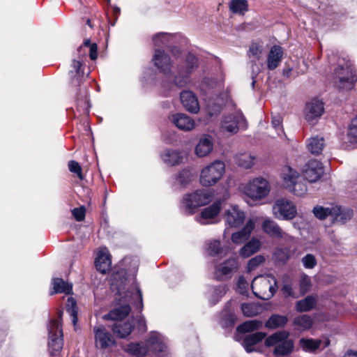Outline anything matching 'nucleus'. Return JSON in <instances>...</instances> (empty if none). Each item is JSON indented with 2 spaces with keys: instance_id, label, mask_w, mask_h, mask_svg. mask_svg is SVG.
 Listing matches in <instances>:
<instances>
[{
  "instance_id": "59",
  "label": "nucleus",
  "mask_w": 357,
  "mask_h": 357,
  "mask_svg": "<svg viewBox=\"0 0 357 357\" xmlns=\"http://www.w3.org/2000/svg\"><path fill=\"white\" fill-rule=\"evenodd\" d=\"M221 251V243L220 241H213L208 244L207 252L210 256H216Z\"/></svg>"
},
{
  "instance_id": "46",
  "label": "nucleus",
  "mask_w": 357,
  "mask_h": 357,
  "mask_svg": "<svg viewBox=\"0 0 357 357\" xmlns=\"http://www.w3.org/2000/svg\"><path fill=\"white\" fill-rule=\"evenodd\" d=\"M66 312L71 317L72 323L73 326H76L77 322L78 321L77 318V302L75 299L73 297H69L67 299L66 304Z\"/></svg>"
},
{
  "instance_id": "52",
  "label": "nucleus",
  "mask_w": 357,
  "mask_h": 357,
  "mask_svg": "<svg viewBox=\"0 0 357 357\" xmlns=\"http://www.w3.org/2000/svg\"><path fill=\"white\" fill-rule=\"evenodd\" d=\"M311 287L310 278L305 273H302L299 281V295L304 296Z\"/></svg>"
},
{
  "instance_id": "14",
  "label": "nucleus",
  "mask_w": 357,
  "mask_h": 357,
  "mask_svg": "<svg viewBox=\"0 0 357 357\" xmlns=\"http://www.w3.org/2000/svg\"><path fill=\"white\" fill-rule=\"evenodd\" d=\"M238 267L237 258H230L216 266L215 277L218 280L229 279L237 272Z\"/></svg>"
},
{
  "instance_id": "47",
  "label": "nucleus",
  "mask_w": 357,
  "mask_h": 357,
  "mask_svg": "<svg viewBox=\"0 0 357 357\" xmlns=\"http://www.w3.org/2000/svg\"><path fill=\"white\" fill-rule=\"evenodd\" d=\"M255 159V156L250 153H245L237 156L236 162L240 167L250 169L254 165Z\"/></svg>"
},
{
  "instance_id": "29",
  "label": "nucleus",
  "mask_w": 357,
  "mask_h": 357,
  "mask_svg": "<svg viewBox=\"0 0 357 357\" xmlns=\"http://www.w3.org/2000/svg\"><path fill=\"white\" fill-rule=\"evenodd\" d=\"M282 178L284 188L289 190L290 188L293 187L294 183L300 179V175L297 171L289 166H287L282 171Z\"/></svg>"
},
{
  "instance_id": "63",
  "label": "nucleus",
  "mask_w": 357,
  "mask_h": 357,
  "mask_svg": "<svg viewBox=\"0 0 357 357\" xmlns=\"http://www.w3.org/2000/svg\"><path fill=\"white\" fill-rule=\"evenodd\" d=\"M275 255L276 259L282 263H286L290 258L289 251L287 249H278Z\"/></svg>"
},
{
  "instance_id": "11",
  "label": "nucleus",
  "mask_w": 357,
  "mask_h": 357,
  "mask_svg": "<svg viewBox=\"0 0 357 357\" xmlns=\"http://www.w3.org/2000/svg\"><path fill=\"white\" fill-rule=\"evenodd\" d=\"M261 228L264 233L271 238L283 239L291 243L295 242L294 238L284 232L278 224L273 220L265 219L262 222Z\"/></svg>"
},
{
  "instance_id": "18",
  "label": "nucleus",
  "mask_w": 357,
  "mask_h": 357,
  "mask_svg": "<svg viewBox=\"0 0 357 357\" xmlns=\"http://www.w3.org/2000/svg\"><path fill=\"white\" fill-rule=\"evenodd\" d=\"M299 344L303 351L309 353H317L328 347L330 340L328 338L324 340L312 338H301Z\"/></svg>"
},
{
  "instance_id": "13",
  "label": "nucleus",
  "mask_w": 357,
  "mask_h": 357,
  "mask_svg": "<svg viewBox=\"0 0 357 357\" xmlns=\"http://www.w3.org/2000/svg\"><path fill=\"white\" fill-rule=\"evenodd\" d=\"M221 128L228 132L236 133L240 128H246L245 118L241 112L229 114L225 116Z\"/></svg>"
},
{
  "instance_id": "55",
  "label": "nucleus",
  "mask_w": 357,
  "mask_h": 357,
  "mask_svg": "<svg viewBox=\"0 0 357 357\" xmlns=\"http://www.w3.org/2000/svg\"><path fill=\"white\" fill-rule=\"evenodd\" d=\"M176 180L182 188H185L191 181V174L189 170L183 169L176 176Z\"/></svg>"
},
{
  "instance_id": "56",
  "label": "nucleus",
  "mask_w": 357,
  "mask_h": 357,
  "mask_svg": "<svg viewBox=\"0 0 357 357\" xmlns=\"http://www.w3.org/2000/svg\"><path fill=\"white\" fill-rule=\"evenodd\" d=\"M289 190L296 196H303L307 192V186L305 183L297 180Z\"/></svg>"
},
{
  "instance_id": "8",
  "label": "nucleus",
  "mask_w": 357,
  "mask_h": 357,
  "mask_svg": "<svg viewBox=\"0 0 357 357\" xmlns=\"http://www.w3.org/2000/svg\"><path fill=\"white\" fill-rule=\"evenodd\" d=\"M270 192L268 182L261 177L252 180L245 188L246 195L253 200H261Z\"/></svg>"
},
{
  "instance_id": "40",
  "label": "nucleus",
  "mask_w": 357,
  "mask_h": 357,
  "mask_svg": "<svg viewBox=\"0 0 357 357\" xmlns=\"http://www.w3.org/2000/svg\"><path fill=\"white\" fill-rule=\"evenodd\" d=\"M353 216V211L347 208H342L341 206H333V219L335 221L344 223L350 220Z\"/></svg>"
},
{
  "instance_id": "17",
  "label": "nucleus",
  "mask_w": 357,
  "mask_h": 357,
  "mask_svg": "<svg viewBox=\"0 0 357 357\" xmlns=\"http://www.w3.org/2000/svg\"><path fill=\"white\" fill-rule=\"evenodd\" d=\"M324 174L322 163L317 160L307 162L303 172L305 178L310 183L316 182Z\"/></svg>"
},
{
  "instance_id": "64",
  "label": "nucleus",
  "mask_w": 357,
  "mask_h": 357,
  "mask_svg": "<svg viewBox=\"0 0 357 357\" xmlns=\"http://www.w3.org/2000/svg\"><path fill=\"white\" fill-rule=\"evenodd\" d=\"M249 56H253L259 59L261 53V47L257 43H252L249 48Z\"/></svg>"
},
{
  "instance_id": "60",
  "label": "nucleus",
  "mask_w": 357,
  "mask_h": 357,
  "mask_svg": "<svg viewBox=\"0 0 357 357\" xmlns=\"http://www.w3.org/2000/svg\"><path fill=\"white\" fill-rule=\"evenodd\" d=\"M68 169L72 173L77 174V177L82 180L84 178L82 170L80 165L75 160H70L68 162Z\"/></svg>"
},
{
  "instance_id": "48",
  "label": "nucleus",
  "mask_w": 357,
  "mask_h": 357,
  "mask_svg": "<svg viewBox=\"0 0 357 357\" xmlns=\"http://www.w3.org/2000/svg\"><path fill=\"white\" fill-rule=\"evenodd\" d=\"M241 310L245 317H251L257 316L260 313L261 307L257 303H243L241 304Z\"/></svg>"
},
{
  "instance_id": "22",
  "label": "nucleus",
  "mask_w": 357,
  "mask_h": 357,
  "mask_svg": "<svg viewBox=\"0 0 357 357\" xmlns=\"http://www.w3.org/2000/svg\"><path fill=\"white\" fill-rule=\"evenodd\" d=\"M171 122L178 129L183 131L192 130L195 123L194 119L183 113H176L169 116Z\"/></svg>"
},
{
  "instance_id": "1",
  "label": "nucleus",
  "mask_w": 357,
  "mask_h": 357,
  "mask_svg": "<svg viewBox=\"0 0 357 357\" xmlns=\"http://www.w3.org/2000/svg\"><path fill=\"white\" fill-rule=\"evenodd\" d=\"M199 66V59L193 53L188 52L183 54L176 66V75L172 73L169 82L162 84L164 96H171L176 92V88L185 86L190 82V75Z\"/></svg>"
},
{
  "instance_id": "4",
  "label": "nucleus",
  "mask_w": 357,
  "mask_h": 357,
  "mask_svg": "<svg viewBox=\"0 0 357 357\" xmlns=\"http://www.w3.org/2000/svg\"><path fill=\"white\" fill-rule=\"evenodd\" d=\"M213 194L208 190L200 189L186 194L183 198V204L188 214H192L198 207L207 205L212 201Z\"/></svg>"
},
{
  "instance_id": "5",
  "label": "nucleus",
  "mask_w": 357,
  "mask_h": 357,
  "mask_svg": "<svg viewBox=\"0 0 357 357\" xmlns=\"http://www.w3.org/2000/svg\"><path fill=\"white\" fill-rule=\"evenodd\" d=\"M225 169L223 162L216 160L204 167L200 175V183L203 186H211L215 184L222 176Z\"/></svg>"
},
{
  "instance_id": "38",
  "label": "nucleus",
  "mask_w": 357,
  "mask_h": 357,
  "mask_svg": "<svg viewBox=\"0 0 357 357\" xmlns=\"http://www.w3.org/2000/svg\"><path fill=\"white\" fill-rule=\"evenodd\" d=\"M287 321L288 318L287 316L273 314L265 322L264 326L266 328L274 330L284 327Z\"/></svg>"
},
{
  "instance_id": "61",
  "label": "nucleus",
  "mask_w": 357,
  "mask_h": 357,
  "mask_svg": "<svg viewBox=\"0 0 357 357\" xmlns=\"http://www.w3.org/2000/svg\"><path fill=\"white\" fill-rule=\"evenodd\" d=\"M248 284L244 276H239L236 283V291L242 294L245 295L248 293Z\"/></svg>"
},
{
  "instance_id": "23",
  "label": "nucleus",
  "mask_w": 357,
  "mask_h": 357,
  "mask_svg": "<svg viewBox=\"0 0 357 357\" xmlns=\"http://www.w3.org/2000/svg\"><path fill=\"white\" fill-rule=\"evenodd\" d=\"M181 102L183 107L191 113L196 114L199 110L197 96L190 91H183L180 94Z\"/></svg>"
},
{
  "instance_id": "2",
  "label": "nucleus",
  "mask_w": 357,
  "mask_h": 357,
  "mask_svg": "<svg viewBox=\"0 0 357 357\" xmlns=\"http://www.w3.org/2000/svg\"><path fill=\"white\" fill-rule=\"evenodd\" d=\"M335 79H338L340 89L351 90L357 80L356 73L351 62L345 58L337 59V67L334 70Z\"/></svg>"
},
{
  "instance_id": "50",
  "label": "nucleus",
  "mask_w": 357,
  "mask_h": 357,
  "mask_svg": "<svg viewBox=\"0 0 357 357\" xmlns=\"http://www.w3.org/2000/svg\"><path fill=\"white\" fill-rule=\"evenodd\" d=\"M313 213L314 216L319 220H324L328 216L333 218V206L325 208L321 206H317L313 208Z\"/></svg>"
},
{
  "instance_id": "24",
  "label": "nucleus",
  "mask_w": 357,
  "mask_h": 357,
  "mask_svg": "<svg viewBox=\"0 0 357 357\" xmlns=\"http://www.w3.org/2000/svg\"><path fill=\"white\" fill-rule=\"evenodd\" d=\"M255 221L250 219L242 229L232 234L231 237V241L236 245L244 243L249 239L252 231L255 229Z\"/></svg>"
},
{
  "instance_id": "21",
  "label": "nucleus",
  "mask_w": 357,
  "mask_h": 357,
  "mask_svg": "<svg viewBox=\"0 0 357 357\" xmlns=\"http://www.w3.org/2000/svg\"><path fill=\"white\" fill-rule=\"evenodd\" d=\"M324 112L323 102L318 99H312L306 105L305 118L308 123L312 124L314 121L319 118Z\"/></svg>"
},
{
  "instance_id": "42",
  "label": "nucleus",
  "mask_w": 357,
  "mask_h": 357,
  "mask_svg": "<svg viewBox=\"0 0 357 357\" xmlns=\"http://www.w3.org/2000/svg\"><path fill=\"white\" fill-rule=\"evenodd\" d=\"M293 324L296 329L305 331L312 328L314 321L310 315L303 314L295 317Z\"/></svg>"
},
{
  "instance_id": "37",
  "label": "nucleus",
  "mask_w": 357,
  "mask_h": 357,
  "mask_svg": "<svg viewBox=\"0 0 357 357\" xmlns=\"http://www.w3.org/2000/svg\"><path fill=\"white\" fill-rule=\"evenodd\" d=\"M112 264L110 255L100 252L96 258L95 266L96 269L102 273H105L109 270Z\"/></svg>"
},
{
  "instance_id": "31",
  "label": "nucleus",
  "mask_w": 357,
  "mask_h": 357,
  "mask_svg": "<svg viewBox=\"0 0 357 357\" xmlns=\"http://www.w3.org/2000/svg\"><path fill=\"white\" fill-rule=\"evenodd\" d=\"M134 328L133 321L117 322L112 326V331L120 338L128 337Z\"/></svg>"
},
{
  "instance_id": "41",
  "label": "nucleus",
  "mask_w": 357,
  "mask_h": 357,
  "mask_svg": "<svg viewBox=\"0 0 357 357\" xmlns=\"http://www.w3.org/2000/svg\"><path fill=\"white\" fill-rule=\"evenodd\" d=\"M126 353L137 357L145 356L149 353V348L146 345H143L139 343L130 342L124 347Z\"/></svg>"
},
{
  "instance_id": "12",
  "label": "nucleus",
  "mask_w": 357,
  "mask_h": 357,
  "mask_svg": "<svg viewBox=\"0 0 357 357\" xmlns=\"http://www.w3.org/2000/svg\"><path fill=\"white\" fill-rule=\"evenodd\" d=\"M223 202V199H219L204 208L200 214L196 216V220L204 225L213 223L222 209Z\"/></svg>"
},
{
  "instance_id": "10",
  "label": "nucleus",
  "mask_w": 357,
  "mask_h": 357,
  "mask_svg": "<svg viewBox=\"0 0 357 357\" xmlns=\"http://www.w3.org/2000/svg\"><path fill=\"white\" fill-rule=\"evenodd\" d=\"M152 61L158 70L165 75L166 82H169L172 73V63L169 56L164 50L155 49Z\"/></svg>"
},
{
  "instance_id": "58",
  "label": "nucleus",
  "mask_w": 357,
  "mask_h": 357,
  "mask_svg": "<svg viewBox=\"0 0 357 357\" xmlns=\"http://www.w3.org/2000/svg\"><path fill=\"white\" fill-rule=\"evenodd\" d=\"M302 264L305 268L312 269L317 264L315 257L312 254H307L301 259Z\"/></svg>"
},
{
  "instance_id": "44",
  "label": "nucleus",
  "mask_w": 357,
  "mask_h": 357,
  "mask_svg": "<svg viewBox=\"0 0 357 357\" xmlns=\"http://www.w3.org/2000/svg\"><path fill=\"white\" fill-rule=\"evenodd\" d=\"M90 107L89 96L87 91H85L82 96L77 98V111L79 115L88 116L89 115Z\"/></svg>"
},
{
  "instance_id": "34",
  "label": "nucleus",
  "mask_w": 357,
  "mask_h": 357,
  "mask_svg": "<svg viewBox=\"0 0 357 357\" xmlns=\"http://www.w3.org/2000/svg\"><path fill=\"white\" fill-rule=\"evenodd\" d=\"M52 284L53 285V291L50 294H70L73 291V284L65 282L63 279L55 278L52 279Z\"/></svg>"
},
{
  "instance_id": "15",
  "label": "nucleus",
  "mask_w": 357,
  "mask_h": 357,
  "mask_svg": "<svg viewBox=\"0 0 357 357\" xmlns=\"http://www.w3.org/2000/svg\"><path fill=\"white\" fill-rule=\"evenodd\" d=\"M135 293L132 294L130 297L134 300V306L139 310V314L137 315L136 318H132V321L137 324V330L140 332H146L147 331V326L145 317L142 314L144 307L142 293L139 287L135 285Z\"/></svg>"
},
{
  "instance_id": "49",
  "label": "nucleus",
  "mask_w": 357,
  "mask_h": 357,
  "mask_svg": "<svg viewBox=\"0 0 357 357\" xmlns=\"http://www.w3.org/2000/svg\"><path fill=\"white\" fill-rule=\"evenodd\" d=\"M261 322L257 320H250L238 326L236 330L241 333L254 331L259 328Z\"/></svg>"
},
{
  "instance_id": "16",
  "label": "nucleus",
  "mask_w": 357,
  "mask_h": 357,
  "mask_svg": "<svg viewBox=\"0 0 357 357\" xmlns=\"http://www.w3.org/2000/svg\"><path fill=\"white\" fill-rule=\"evenodd\" d=\"M149 351H151L157 357H163L167 349L165 337L156 331H152L146 340Z\"/></svg>"
},
{
  "instance_id": "28",
  "label": "nucleus",
  "mask_w": 357,
  "mask_h": 357,
  "mask_svg": "<svg viewBox=\"0 0 357 357\" xmlns=\"http://www.w3.org/2000/svg\"><path fill=\"white\" fill-rule=\"evenodd\" d=\"M282 285L281 291L286 298H297L300 296L296 291V286L293 279L287 274H284L282 278Z\"/></svg>"
},
{
  "instance_id": "9",
  "label": "nucleus",
  "mask_w": 357,
  "mask_h": 357,
  "mask_svg": "<svg viewBox=\"0 0 357 357\" xmlns=\"http://www.w3.org/2000/svg\"><path fill=\"white\" fill-rule=\"evenodd\" d=\"M95 346L101 350L109 349L116 344L113 335L102 325L93 327Z\"/></svg>"
},
{
  "instance_id": "51",
  "label": "nucleus",
  "mask_w": 357,
  "mask_h": 357,
  "mask_svg": "<svg viewBox=\"0 0 357 357\" xmlns=\"http://www.w3.org/2000/svg\"><path fill=\"white\" fill-rule=\"evenodd\" d=\"M347 137L350 143L357 145V116L351 120L348 127Z\"/></svg>"
},
{
  "instance_id": "26",
  "label": "nucleus",
  "mask_w": 357,
  "mask_h": 357,
  "mask_svg": "<svg viewBox=\"0 0 357 357\" xmlns=\"http://www.w3.org/2000/svg\"><path fill=\"white\" fill-rule=\"evenodd\" d=\"M236 316L228 302L220 312V324L224 328H232L236 321Z\"/></svg>"
},
{
  "instance_id": "25",
  "label": "nucleus",
  "mask_w": 357,
  "mask_h": 357,
  "mask_svg": "<svg viewBox=\"0 0 357 357\" xmlns=\"http://www.w3.org/2000/svg\"><path fill=\"white\" fill-rule=\"evenodd\" d=\"M284 51L281 46L274 45L271 47L267 56V68L273 70L280 64Z\"/></svg>"
},
{
  "instance_id": "3",
  "label": "nucleus",
  "mask_w": 357,
  "mask_h": 357,
  "mask_svg": "<svg viewBox=\"0 0 357 357\" xmlns=\"http://www.w3.org/2000/svg\"><path fill=\"white\" fill-rule=\"evenodd\" d=\"M63 311H58V318L50 319L47 325L49 341L48 349L51 357L58 356L63 345L61 319Z\"/></svg>"
},
{
  "instance_id": "33",
  "label": "nucleus",
  "mask_w": 357,
  "mask_h": 357,
  "mask_svg": "<svg viewBox=\"0 0 357 357\" xmlns=\"http://www.w3.org/2000/svg\"><path fill=\"white\" fill-rule=\"evenodd\" d=\"M213 144L210 136L201 138L195 147V153L198 157H204L211 152Z\"/></svg>"
},
{
  "instance_id": "57",
  "label": "nucleus",
  "mask_w": 357,
  "mask_h": 357,
  "mask_svg": "<svg viewBox=\"0 0 357 357\" xmlns=\"http://www.w3.org/2000/svg\"><path fill=\"white\" fill-rule=\"evenodd\" d=\"M265 261V258L263 255H259L251 258L247 264V271L248 272L255 270L257 267L262 264Z\"/></svg>"
},
{
  "instance_id": "53",
  "label": "nucleus",
  "mask_w": 357,
  "mask_h": 357,
  "mask_svg": "<svg viewBox=\"0 0 357 357\" xmlns=\"http://www.w3.org/2000/svg\"><path fill=\"white\" fill-rule=\"evenodd\" d=\"M272 279L274 281V285H271L270 280L264 277H256L255 281H259L262 285L268 287L271 296H273L277 291L278 280L274 276L272 277Z\"/></svg>"
},
{
  "instance_id": "7",
  "label": "nucleus",
  "mask_w": 357,
  "mask_h": 357,
  "mask_svg": "<svg viewBox=\"0 0 357 357\" xmlns=\"http://www.w3.org/2000/svg\"><path fill=\"white\" fill-rule=\"evenodd\" d=\"M273 214L277 219L290 220L296 217L297 210L292 202L285 198H280L273 204Z\"/></svg>"
},
{
  "instance_id": "35",
  "label": "nucleus",
  "mask_w": 357,
  "mask_h": 357,
  "mask_svg": "<svg viewBox=\"0 0 357 357\" xmlns=\"http://www.w3.org/2000/svg\"><path fill=\"white\" fill-rule=\"evenodd\" d=\"M294 344L293 340L289 337L281 342L276 347L274 348L273 355L275 357H284L289 356L294 350Z\"/></svg>"
},
{
  "instance_id": "36",
  "label": "nucleus",
  "mask_w": 357,
  "mask_h": 357,
  "mask_svg": "<svg viewBox=\"0 0 357 357\" xmlns=\"http://www.w3.org/2000/svg\"><path fill=\"white\" fill-rule=\"evenodd\" d=\"M317 303V301L314 296H307L296 303L295 309L298 312H309L315 307Z\"/></svg>"
},
{
  "instance_id": "30",
  "label": "nucleus",
  "mask_w": 357,
  "mask_h": 357,
  "mask_svg": "<svg viewBox=\"0 0 357 357\" xmlns=\"http://www.w3.org/2000/svg\"><path fill=\"white\" fill-rule=\"evenodd\" d=\"M161 158L167 165L174 166L181 162L183 155L182 152L177 150L166 149L161 154Z\"/></svg>"
},
{
  "instance_id": "6",
  "label": "nucleus",
  "mask_w": 357,
  "mask_h": 357,
  "mask_svg": "<svg viewBox=\"0 0 357 357\" xmlns=\"http://www.w3.org/2000/svg\"><path fill=\"white\" fill-rule=\"evenodd\" d=\"M135 285L139 287L137 283H135L133 291H131L128 290L126 292L125 296L122 298V299H120L119 302L117 303L119 306L111 310L107 314L105 315V319L121 321L129 314L131 310V307L129 303L126 302L132 301V304L134 305V300L132 299L130 296L135 293Z\"/></svg>"
},
{
  "instance_id": "39",
  "label": "nucleus",
  "mask_w": 357,
  "mask_h": 357,
  "mask_svg": "<svg viewBox=\"0 0 357 357\" xmlns=\"http://www.w3.org/2000/svg\"><path fill=\"white\" fill-rule=\"evenodd\" d=\"M289 336V333L287 331H277L265 339V346L267 347H276L281 342L287 339Z\"/></svg>"
},
{
  "instance_id": "20",
  "label": "nucleus",
  "mask_w": 357,
  "mask_h": 357,
  "mask_svg": "<svg viewBox=\"0 0 357 357\" xmlns=\"http://www.w3.org/2000/svg\"><path fill=\"white\" fill-rule=\"evenodd\" d=\"M174 38L175 36L172 34L162 32L158 33L153 36V42L155 47H158L157 49L167 47V49H169L174 55H176L179 53V49L176 47L172 46Z\"/></svg>"
},
{
  "instance_id": "27",
  "label": "nucleus",
  "mask_w": 357,
  "mask_h": 357,
  "mask_svg": "<svg viewBox=\"0 0 357 357\" xmlns=\"http://www.w3.org/2000/svg\"><path fill=\"white\" fill-rule=\"evenodd\" d=\"M266 336L264 332H256L244 337L242 345L247 353L255 351V346L262 341Z\"/></svg>"
},
{
  "instance_id": "54",
  "label": "nucleus",
  "mask_w": 357,
  "mask_h": 357,
  "mask_svg": "<svg viewBox=\"0 0 357 357\" xmlns=\"http://www.w3.org/2000/svg\"><path fill=\"white\" fill-rule=\"evenodd\" d=\"M227 288L226 285H219L214 289V294L212 296L210 303L211 305H215L227 292Z\"/></svg>"
},
{
  "instance_id": "62",
  "label": "nucleus",
  "mask_w": 357,
  "mask_h": 357,
  "mask_svg": "<svg viewBox=\"0 0 357 357\" xmlns=\"http://www.w3.org/2000/svg\"><path fill=\"white\" fill-rule=\"evenodd\" d=\"M84 47L89 48V57L91 60H96L98 57V46L96 43H91L89 39L84 42Z\"/></svg>"
},
{
  "instance_id": "43",
  "label": "nucleus",
  "mask_w": 357,
  "mask_h": 357,
  "mask_svg": "<svg viewBox=\"0 0 357 357\" xmlns=\"http://www.w3.org/2000/svg\"><path fill=\"white\" fill-rule=\"evenodd\" d=\"M309 151L314 155H319L324 147V139L320 136L312 137L308 139L307 144Z\"/></svg>"
},
{
  "instance_id": "45",
  "label": "nucleus",
  "mask_w": 357,
  "mask_h": 357,
  "mask_svg": "<svg viewBox=\"0 0 357 357\" xmlns=\"http://www.w3.org/2000/svg\"><path fill=\"white\" fill-rule=\"evenodd\" d=\"M229 8L233 13L243 15L248 10L247 0H231Z\"/></svg>"
},
{
  "instance_id": "32",
  "label": "nucleus",
  "mask_w": 357,
  "mask_h": 357,
  "mask_svg": "<svg viewBox=\"0 0 357 357\" xmlns=\"http://www.w3.org/2000/svg\"><path fill=\"white\" fill-rule=\"evenodd\" d=\"M261 245L260 241L253 238L240 249L239 255L243 258H248L257 252Z\"/></svg>"
},
{
  "instance_id": "19",
  "label": "nucleus",
  "mask_w": 357,
  "mask_h": 357,
  "mask_svg": "<svg viewBox=\"0 0 357 357\" xmlns=\"http://www.w3.org/2000/svg\"><path fill=\"white\" fill-rule=\"evenodd\" d=\"M245 215L243 211L236 205L231 206L225 211V219L226 224L230 227H238L244 222Z\"/></svg>"
}]
</instances>
